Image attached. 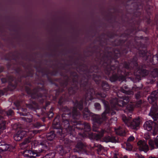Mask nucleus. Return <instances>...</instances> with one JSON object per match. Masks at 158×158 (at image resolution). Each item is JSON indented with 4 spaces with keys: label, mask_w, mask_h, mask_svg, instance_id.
Returning <instances> with one entry per match:
<instances>
[{
    "label": "nucleus",
    "mask_w": 158,
    "mask_h": 158,
    "mask_svg": "<svg viewBox=\"0 0 158 158\" xmlns=\"http://www.w3.org/2000/svg\"><path fill=\"white\" fill-rule=\"evenodd\" d=\"M112 53L108 52L104 54L100 53V57L99 58L101 60L100 64L102 62L104 67H105V71L106 73L109 75L111 71H114L116 69L117 66L115 65L110 66V65L107 64V62L109 63L110 61V59L112 58Z\"/></svg>",
    "instance_id": "obj_1"
},
{
    "label": "nucleus",
    "mask_w": 158,
    "mask_h": 158,
    "mask_svg": "<svg viewBox=\"0 0 158 158\" xmlns=\"http://www.w3.org/2000/svg\"><path fill=\"white\" fill-rule=\"evenodd\" d=\"M105 108L104 111L102 114L101 115L94 114L92 116L91 119L93 122L99 125L102 124L108 119L107 114H109L110 110V106L108 104V102L104 100H103Z\"/></svg>",
    "instance_id": "obj_2"
},
{
    "label": "nucleus",
    "mask_w": 158,
    "mask_h": 158,
    "mask_svg": "<svg viewBox=\"0 0 158 158\" xmlns=\"http://www.w3.org/2000/svg\"><path fill=\"white\" fill-rule=\"evenodd\" d=\"M53 127L54 130L51 131L46 134V137L47 140L49 141L53 140L56 137V135L60 137L63 138L64 135L63 133L62 130L60 127V124L58 123L56 124L54 122L53 123Z\"/></svg>",
    "instance_id": "obj_3"
},
{
    "label": "nucleus",
    "mask_w": 158,
    "mask_h": 158,
    "mask_svg": "<svg viewBox=\"0 0 158 158\" xmlns=\"http://www.w3.org/2000/svg\"><path fill=\"white\" fill-rule=\"evenodd\" d=\"M131 116V115L130 114L127 117L124 114H122V119L127 126L130 127L132 129L137 130L139 125L140 120L139 118L132 120Z\"/></svg>",
    "instance_id": "obj_4"
},
{
    "label": "nucleus",
    "mask_w": 158,
    "mask_h": 158,
    "mask_svg": "<svg viewBox=\"0 0 158 158\" xmlns=\"http://www.w3.org/2000/svg\"><path fill=\"white\" fill-rule=\"evenodd\" d=\"M148 100L152 105L149 115L152 117L154 121H156L158 118V106L156 102L157 99L150 95Z\"/></svg>",
    "instance_id": "obj_5"
},
{
    "label": "nucleus",
    "mask_w": 158,
    "mask_h": 158,
    "mask_svg": "<svg viewBox=\"0 0 158 158\" xmlns=\"http://www.w3.org/2000/svg\"><path fill=\"white\" fill-rule=\"evenodd\" d=\"M77 107L80 110L83 109V102L80 101L79 102L76 101L74 104V106L72 108V117L74 119H78L80 118L81 114L77 110Z\"/></svg>",
    "instance_id": "obj_6"
},
{
    "label": "nucleus",
    "mask_w": 158,
    "mask_h": 158,
    "mask_svg": "<svg viewBox=\"0 0 158 158\" xmlns=\"http://www.w3.org/2000/svg\"><path fill=\"white\" fill-rule=\"evenodd\" d=\"M29 93V92H28ZM43 93V91L41 89H35L32 91H29L31 94V96L33 99L36 98H42L41 99H39V101L41 103H43L44 102V100L45 99L46 96L45 95H43L42 94Z\"/></svg>",
    "instance_id": "obj_7"
},
{
    "label": "nucleus",
    "mask_w": 158,
    "mask_h": 158,
    "mask_svg": "<svg viewBox=\"0 0 158 158\" xmlns=\"http://www.w3.org/2000/svg\"><path fill=\"white\" fill-rule=\"evenodd\" d=\"M78 78V77L76 73H74L71 74L70 77L69 78H68L66 80L67 81H68L71 79H72L74 84L75 85L74 86H72L69 89V94H74L76 90L77 89L76 86L78 83L77 81Z\"/></svg>",
    "instance_id": "obj_8"
},
{
    "label": "nucleus",
    "mask_w": 158,
    "mask_h": 158,
    "mask_svg": "<svg viewBox=\"0 0 158 158\" xmlns=\"http://www.w3.org/2000/svg\"><path fill=\"white\" fill-rule=\"evenodd\" d=\"M77 122L75 121H72L69 123L68 119L63 120L62 126L65 130L67 132L71 134L73 130L72 125H75Z\"/></svg>",
    "instance_id": "obj_9"
},
{
    "label": "nucleus",
    "mask_w": 158,
    "mask_h": 158,
    "mask_svg": "<svg viewBox=\"0 0 158 158\" xmlns=\"http://www.w3.org/2000/svg\"><path fill=\"white\" fill-rule=\"evenodd\" d=\"M86 145L85 143H83L81 141H77L75 146V148L73 149L74 152L79 153H86L87 151L86 149Z\"/></svg>",
    "instance_id": "obj_10"
},
{
    "label": "nucleus",
    "mask_w": 158,
    "mask_h": 158,
    "mask_svg": "<svg viewBox=\"0 0 158 158\" xmlns=\"http://www.w3.org/2000/svg\"><path fill=\"white\" fill-rule=\"evenodd\" d=\"M139 56L142 57L146 56L147 60H149L151 62L154 63V60H158V58L156 56H152L147 55V52L145 50H140L139 52Z\"/></svg>",
    "instance_id": "obj_11"
},
{
    "label": "nucleus",
    "mask_w": 158,
    "mask_h": 158,
    "mask_svg": "<svg viewBox=\"0 0 158 158\" xmlns=\"http://www.w3.org/2000/svg\"><path fill=\"white\" fill-rule=\"evenodd\" d=\"M139 149L140 151H143L146 152L149 150V148L146 142L144 140H140L137 143Z\"/></svg>",
    "instance_id": "obj_12"
},
{
    "label": "nucleus",
    "mask_w": 158,
    "mask_h": 158,
    "mask_svg": "<svg viewBox=\"0 0 158 158\" xmlns=\"http://www.w3.org/2000/svg\"><path fill=\"white\" fill-rule=\"evenodd\" d=\"M26 135V131L23 130L18 131L17 133L14 136V138L16 141H19L22 139Z\"/></svg>",
    "instance_id": "obj_13"
},
{
    "label": "nucleus",
    "mask_w": 158,
    "mask_h": 158,
    "mask_svg": "<svg viewBox=\"0 0 158 158\" xmlns=\"http://www.w3.org/2000/svg\"><path fill=\"white\" fill-rule=\"evenodd\" d=\"M111 104H112V106L113 108H114V109H115L116 110H117L116 108V106H117L122 107L124 106H126L123 100H118L116 98L113 99L111 101Z\"/></svg>",
    "instance_id": "obj_14"
},
{
    "label": "nucleus",
    "mask_w": 158,
    "mask_h": 158,
    "mask_svg": "<svg viewBox=\"0 0 158 158\" xmlns=\"http://www.w3.org/2000/svg\"><path fill=\"white\" fill-rule=\"evenodd\" d=\"M148 74V72L143 68H141L138 69L136 72V75H137L136 78L138 81L141 80V77H144L147 75Z\"/></svg>",
    "instance_id": "obj_15"
},
{
    "label": "nucleus",
    "mask_w": 158,
    "mask_h": 158,
    "mask_svg": "<svg viewBox=\"0 0 158 158\" xmlns=\"http://www.w3.org/2000/svg\"><path fill=\"white\" fill-rule=\"evenodd\" d=\"M157 123L154 122L153 121L150 120L146 121L143 125V127L145 129L148 131L152 130L153 127H155L156 124Z\"/></svg>",
    "instance_id": "obj_16"
},
{
    "label": "nucleus",
    "mask_w": 158,
    "mask_h": 158,
    "mask_svg": "<svg viewBox=\"0 0 158 158\" xmlns=\"http://www.w3.org/2000/svg\"><path fill=\"white\" fill-rule=\"evenodd\" d=\"M137 58L136 57H134L131 60V62L128 64L126 63L125 64L124 67L127 69H129L130 67L132 68L133 66H136L138 65L137 61Z\"/></svg>",
    "instance_id": "obj_17"
},
{
    "label": "nucleus",
    "mask_w": 158,
    "mask_h": 158,
    "mask_svg": "<svg viewBox=\"0 0 158 158\" xmlns=\"http://www.w3.org/2000/svg\"><path fill=\"white\" fill-rule=\"evenodd\" d=\"M32 138V136H28L25 138L23 141L20 144L21 148L25 149L27 147L28 143L31 142Z\"/></svg>",
    "instance_id": "obj_18"
},
{
    "label": "nucleus",
    "mask_w": 158,
    "mask_h": 158,
    "mask_svg": "<svg viewBox=\"0 0 158 158\" xmlns=\"http://www.w3.org/2000/svg\"><path fill=\"white\" fill-rule=\"evenodd\" d=\"M94 94V91L92 88H89L86 92L85 95V99L87 101L91 100L93 95Z\"/></svg>",
    "instance_id": "obj_19"
},
{
    "label": "nucleus",
    "mask_w": 158,
    "mask_h": 158,
    "mask_svg": "<svg viewBox=\"0 0 158 158\" xmlns=\"http://www.w3.org/2000/svg\"><path fill=\"white\" fill-rule=\"evenodd\" d=\"M10 146L4 141L0 142V152H3L10 150Z\"/></svg>",
    "instance_id": "obj_20"
},
{
    "label": "nucleus",
    "mask_w": 158,
    "mask_h": 158,
    "mask_svg": "<svg viewBox=\"0 0 158 158\" xmlns=\"http://www.w3.org/2000/svg\"><path fill=\"white\" fill-rule=\"evenodd\" d=\"M103 140L106 143L111 142L112 143L118 142V140L114 136H106L103 138Z\"/></svg>",
    "instance_id": "obj_21"
},
{
    "label": "nucleus",
    "mask_w": 158,
    "mask_h": 158,
    "mask_svg": "<svg viewBox=\"0 0 158 158\" xmlns=\"http://www.w3.org/2000/svg\"><path fill=\"white\" fill-rule=\"evenodd\" d=\"M148 143L152 149L155 148V145L156 148H158V137L154 141L151 140H149Z\"/></svg>",
    "instance_id": "obj_22"
},
{
    "label": "nucleus",
    "mask_w": 158,
    "mask_h": 158,
    "mask_svg": "<svg viewBox=\"0 0 158 158\" xmlns=\"http://www.w3.org/2000/svg\"><path fill=\"white\" fill-rule=\"evenodd\" d=\"M89 78V76L86 74L84 75L82 78L80 82L79 83L81 87H83L84 86H86L87 82L88 81V79Z\"/></svg>",
    "instance_id": "obj_23"
},
{
    "label": "nucleus",
    "mask_w": 158,
    "mask_h": 158,
    "mask_svg": "<svg viewBox=\"0 0 158 158\" xmlns=\"http://www.w3.org/2000/svg\"><path fill=\"white\" fill-rule=\"evenodd\" d=\"M124 77L123 76H118L116 74H113L110 78L111 82H114L117 80L119 81L124 79Z\"/></svg>",
    "instance_id": "obj_24"
},
{
    "label": "nucleus",
    "mask_w": 158,
    "mask_h": 158,
    "mask_svg": "<svg viewBox=\"0 0 158 158\" xmlns=\"http://www.w3.org/2000/svg\"><path fill=\"white\" fill-rule=\"evenodd\" d=\"M104 132V130H101V131L97 134H92V136L96 140H98L103 136Z\"/></svg>",
    "instance_id": "obj_25"
},
{
    "label": "nucleus",
    "mask_w": 158,
    "mask_h": 158,
    "mask_svg": "<svg viewBox=\"0 0 158 158\" xmlns=\"http://www.w3.org/2000/svg\"><path fill=\"white\" fill-rule=\"evenodd\" d=\"M128 88L127 86H123V88L120 89V90L121 92L126 94L128 95H133L134 93L132 91L128 90H125L124 89H127Z\"/></svg>",
    "instance_id": "obj_26"
},
{
    "label": "nucleus",
    "mask_w": 158,
    "mask_h": 158,
    "mask_svg": "<svg viewBox=\"0 0 158 158\" xmlns=\"http://www.w3.org/2000/svg\"><path fill=\"white\" fill-rule=\"evenodd\" d=\"M56 150L61 155L63 156L66 152L64 147L62 145L57 146L56 148Z\"/></svg>",
    "instance_id": "obj_27"
},
{
    "label": "nucleus",
    "mask_w": 158,
    "mask_h": 158,
    "mask_svg": "<svg viewBox=\"0 0 158 158\" xmlns=\"http://www.w3.org/2000/svg\"><path fill=\"white\" fill-rule=\"evenodd\" d=\"M3 116L0 115V129L4 130L5 129L6 121L4 120Z\"/></svg>",
    "instance_id": "obj_28"
},
{
    "label": "nucleus",
    "mask_w": 158,
    "mask_h": 158,
    "mask_svg": "<svg viewBox=\"0 0 158 158\" xmlns=\"http://www.w3.org/2000/svg\"><path fill=\"white\" fill-rule=\"evenodd\" d=\"M133 110V106L132 104H129L127 105L126 109L125 110V112L131 113Z\"/></svg>",
    "instance_id": "obj_29"
},
{
    "label": "nucleus",
    "mask_w": 158,
    "mask_h": 158,
    "mask_svg": "<svg viewBox=\"0 0 158 158\" xmlns=\"http://www.w3.org/2000/svg\"><path fill=\"white\" fill-rule=\"evenodd\" d=\"M115 131L116 134L120 135L123 136L124 134V131L120 127L115 129Z\"/></svg>",
    "instance_id": "obj_30"
},
{
    "label": "nucleus",
    "mask_w": 158,
    "mask_h": 158,
    "mask_svg": "<svg viewBox=\"0 0 158 158\" xmlns=\"http://www.w3.org/2000/svg\"><path fill=\"white\" fill-rule=\"evenodd\" d=\"M73 143L72 141L68 138H66L64 140V143L66 146L70 147Z\"/></svg>",
    "instance_id": "obj_31"
},
{
    "label": "nucleus",
    "mask_w": 158,
    "mask_h": 158,
    "mask_svg": "<svg viewBox=\"0 0 158 158\" xmlns=\"http://www.w3.org/2000/svg\"><path fill=\"white\" fill-rule=\"evenodd\" d=\"M72 112L65 113V114H63L61 116L62 120L68 119L67 118H66L67 117V116H69V117H70L73 118L72 117Z\"/></svg>",
    "instance_id": "obj_32"
},
{
    "label": "nucleus",
    "mask_w": 158,
    "mask_h": 158,
    "mask_svg": "<svg viewBox=\"0 0 158 158\" xmlns=\"http://www.w3.org/2000/svg\"><path fill=\"white\" fill-rule=\"evenodd\" d=\"M143 88V85L141 84H139L137 85H135L132 88V90L133 91H139L141 89Z\"/></svg>",
    "instance_id": "obj_33"
},
{
    "label": "nucleus",
    "mask_w": 158,
    "mask_h": 158,
    "mask_svg": "<svg viewBox=\"0 0 158 158\" xmlns=\"http://www.w3.org/2000/svg\"><path fill=\"white\" fill-rule=\"evenodd\" d=\"M102 89L105 90H107L110 89L109 85L106 81L102 82Z\"/></svg>",
    "instance_id": "obj_34"
},
{
    "label": "nucleus",
    "mask_w": 158,
    "mask_h": 158,
    "mask_svg": "<svg viewBox=\"0 0 158 158\" xmlns=\"http://www.w3.org/2000/svg\"><path fill=\"white\" fill-rule=\"evenodd\" d=\"M32 151L30 150H27L23 152V154L25 157H31V153Z\"/></svg>",
    "instance_id": "obj_35"
},
{
    "label": "nucleus",
    "mask_w": 158,
    "mask_h": 158,
    "mask_svg": "<svg viewBox=\"0 0 158 158\" xmlns=\"http://www.w3.org/2000/svg\"><path fill=\"white\" fill-rule=\"evenodd\" d=\"M151 76L153 78H155L158 76V70L157 69H155L152 72Z\"/></svg>",
    "instance_id": "obj_36"
},
{
    "label": "nucleus",
    "mask_w": 158,
    "mask_h": 158,
    "mask_svg": "<svg viewBox=\"0 0 158 158\" xmlns=\"http://www.w3.org/2000/svg\"><path fill=\"white\" fill-rule=\"evenodd\" d=\"M84 127V129L86 131H89L91 130V127L89 124L86 122H85L83 123Z\"/></svg>",
    "instance_id": "obj_37"
},
{
    "label": "nucleus",
    "mask_w": 158,
    "mask_h": 158,
    "mask_svg": "<svg viewBox=\"0 0 158 158\" xmlns=\"http://www.w3.org/2000/svg\"><path fill=\"white\" fill-rule=\"evenodd\" d=\"M155 78H153L152 76H149L148 77L147 80V83L148 84H152L156 81Z\"/></svg>",
    "instance_id": "obj_38"
},
{
    "label": "nucleus",
    "mask_w": 158,
    "mask_h": 158,
    "mask_svg": "<svg viewBox=\"0 0 158 158\" xmlns=\"http://www.w3.org/2000/svg\"><path fill=\"white\" fill-rule=\"evenodd\" d=\"M20 111H19L18 113L20 114L21 115H23V116H26L27 115V114L25 113H23L22 112H27V110L26 108H20L19 109Z\"/></svg>",
    "instance_id": "obj_39"
},
{
    "label": "nucleus",
    "mask_w": 158,
    "mask_h": 158,
    "mask_svg": "<svg viewBox=\"0 0 158 158\" xmlns=\"http://www.w3.org/2000/svg\"><path fill=\"white\" fill-rule=\"evenodd\" d=\"M135 98L136 99H140L142 96V94L139 91H135Z\"/></svg>",
    "instance_id": "obj_40"
},
{
    "label": "nucleus",
    "mask_w": 158,
    "mask_h": 158,
    "mask_svg": "<svg viewBox=\"0 0 158 158\" xmlns=\"http://www.w3.org/2000/svg\"><path fill=\"white\" fill-rule=\"evenodd\" d=\"M157 134H158V123H157L156 124L155 127L153 128L152 132V134L154 135H156Z\"/></svg>",
    "instance_id": "obj_41"
},
{
    "label": "nucleus",
    "mask_w": 158,
    "mask_h": 158,
    "mask_svg": "<svg viewBox=\"0 0 158 158\" xmlns=\"http://www.w3.org/2000/svg\"><path fill=\"white\" fill-rule=\"evenodd\" d=\"M158 89L156 90L152 91L151 94V95L153 97H154L156 99H158Z\"/></svg>",
    "instance_id": "obj_42"
},
{
    "label": "nucleus",
    "mask_w": 158,
    "mask_h": 158,
    "mask_svg": "<svg viewBox=\"0 0 158 158\" xmlns=\"http://www.w3.org/2000/svg\"><path fill=\"white\" fill-rule=\"evenodd\" d=\"M40 155L39 154L35 153V152L32 151L31 153V157L30 158H37L40 157Z\"/></svg>",
    "instance_id": "obj_43"
},
{
    "label": "nucleus",
    "mask_w": 158,
    "mask_h": 158,
    "mask_svg": "<svg viewBox=\"0 0 158 158\" xmlns=\"http://www.w3.org/2000/svg\"><path fill=\"white\" fill-rule=\"evenodd\" d=\"M123 101L126 105L130 101L129 97L128 96H125L123 97Z\"/></svg>",
    "instance_id": "obj_44"
},
{
    "label": "nucleus",
    "mask_w": 158,
    "mask_h": 158,
    "mask_svg": "<svg viewBox=\"0 0 158 158\" xmlns=\"http://www.w3.org/2000/svg\"><path fill=\"white\" fill-rule=\"evenodd\" d=\"M46 156L48 158H55V152L49 153L47 154Z\"/></svg>",
    "instance_id": "obj_45"
},
{
    "label": "nucleus",
    "mask_w": 158,
    "mask_h": 158,
    "mask_svg": "<svg viewBox=\"0 0 158 158\" xmlns=\"http://www.w3.org/2000/svg\"><path fill=\"white\" fill-rule=\"evenodd\" d=\"M83 116L85 119H89V117L90 115V112H83Z\"/></svg>",
    "instance_id": "obj_46"
},
{
    "label": "nucleus",
    "mask_w": 158,
    "mask_h": 158,
    "mask_svg": "<svg viewBox=\"0 0 158 158\" xmlns=\"http://www.w3.org/2000/svg\"><path fill=\"white\" fill-rule=\"evenodd\" d=\"M126 149L127 150L130 151L132 150V146L130 143L127 142L126 143Z\"/></svg>",
    "instance_id": "obj_47"
},
{
    "label": "nucleus",
    "mask_w": 158,
    "mask_h": 158,
    "mask_svg": "<svg viewBox=\"0 0 158 158\" xmlns=\"http://www.w3.org/2000/svg\"><path fill=\"white\" fill-rule=\"evenodd\" d=\"M14 112L13 111L10 109L5 112V114H6L7 116H11L13 114Z\"/></svg>",
    "instance_id": "obj_48"
},
{
    "label": "nucleus",
    "mask_w": 158,
    "mask_h": 158,
    "mask_svg": "<svg viewBox=\"0 0 158 158\" xmlns=\"http://www.w3.org/2000/svg\"><path fill=\"white\" fill-rule=\"evenodd\" d=\"M34 127H35L39 128L42 126V125L40 122H37L34 123L33 124Z\"/></svg>",
    "instance_id": "obj_49"
},
{
    "label": "nucleus",
    "mask_w": 158,
    "mask_h": 158,
    "mask_svg": "<svg viewBox=\"0 0 158 158\" xmlns=\"http://www.w3.org/2000/svg\"><path fill=\"white\" fill-rule=\"evenodd\" d=\"M20 127V125L17 123L14 124L12 126V128L14 130H17Z\"/></svg>",
    "instance_id": "obj_50"
},
{
    "label": "nucleus",
    "mask_w": 158,
    "mask_h": 158,
    "mask_svg": "<svg viewBox=\"0 0 158 158\" xmlns=\"http://www.w3.org/2000/svg\"><path fill=\"white\" fill-rule=\"evenodd\" d=\"M14 104L17 107V109L19 110L20 109V106L21 105V103L19 101H17L15 102Z\"/></svg>",
    "instance_id": "obj_51"
},
{
    "label": "nucleus",
    "mask_w": 158,
    "mask_h": 158,
    "mask_svg": "<svg viewBox=\"0 0 158 158\" xmlns=\"http://www.w3.org/2000/svg\"><path fill=\"white\" fill-rule=\"evenodd\" d=\"M27 106L30 109L35 110V107L32 105L31 104H26Z\"/></svg>",
    "instance_id": "obj_52"
},
{
    "label": "nucleus",
    "mask_w": 158,
    "mask_h": 158,
    "mask_svg": "<svg viewBox=\"0 0 158 158\" xmlns=\"http://www.w3.org/2000/svg\"><path fill=\"white\" fill-rule=\"evenodd\" d=\"M94 106L95 108L98 110H99L101 109V107L99 103H96L94 104Z\"/></svg>",
    "instance_id": "obj_53"
},
{
    "label": "nucleus",
    "mask_w": 158,
    "mask_h": 158,
    "mask_svg": "<svg viewBox=\"0 0 158 158\" xmlns=\"http://www.w3.org/2000/svg\"><path fill=\"white\" fill-rule=\"evenodd\" d=\"M22 118L24 120L26 121V122H28V123H31L32 121V118Z\"/></svg>",
    "instance_id": "obj_54"
},
{
    "label": "nucleus",
    "mask_w": 158,
    "mask_h": 158,
    "mask_svg": "<svg viewBox=\"0 0 158 158\" xmlns=\"http://www.w3.org/2000/svg\"><path fill=\"white\" fill-rule=\"evenodd\" d=\"M96 95H99L103 98H104L106 96V95L105 94L102 93H96Z\"/></svg>",
    "instance_id": "obj_55"
},
{
    "label": "nucleus",
    "mask_w": 158,
    "mask_h": 158,
    "mask_svg": "<svg viewBox=\"0 0 158 158\" xmlns=\"http://www.w3.org/2000/svg\"><path fill=\"white\" fill-rule=\"evenodd\" d=\"M111 107H112V109H111L110 107V112L111 111V115H114L116 114V112L114 111L113 110H116L115 109H114V108H113L112 106V104L111 105Z\"/></svg>",
    "instance_id": "obj_56"
},
{
    "label": "nucleus",
    "mask_w": 158,
    "mask_h": 158,
    "mask_svg": "<svg viewBox=\"0 0 158 158\" xmlns=\"http://www.w3.org/2000/svg\"><path fill=\"white\" fill-rule=\"evenodd\" d=\"M63 111L65 112L66 113L71 112L69 111V110L68 109L67 107H64L62 109Z\"/></svg>",
    "instance_id": "obj_57"
},
{
    "label": "nucleus",
    "mask_w": 158,
    "mask_h": 158,
    "mask_svg": "<svg viewBox=\"0 0 158 158\" xmlns=\"http://www.w3.org/2000/svg\"><path fill=\"white\" fill-rule=\"evenodd\" d=\"M47 141L46 140L43 141L41 142L39 144L40 145L44 146H47Z\"/></svg>",
    "instance_id": "obj_58"
},
{
    "label": "nucleus",
    "mask_w": 158,
    "mask_h": 158,
    "mask_svg": "<svg viewBox=\"0 0 158 158\" xmlns=\"http://www.w3.org/2000/svg\"><path fill=\"white\" fill-rule=\"evenodd\" d=\"M142 103V101L140 100L137 102L136 103V106L137 107H139Z\"/></svg>",
    "instance_id": "obj_59"
},
{
    "label": "nucleus",
    "mask_w": 158,
    "mask_h": 158,
    "mask_svg": "<svg viewBox=\"0 0 158 158\" xmlns=\"http://www.w3.org/2000/svg\"><path fill=\"white\" fill-rule=\"evenodd\" d=\"M53 112H50L49 113H47V115H48V118H52L53 115Z\"/></svg>",
    "instance_id": "obj_60"
},
{
    "label": "nucleus",
    "mask_w": 158,
    "mask_h": 158,
    "mask_svg": "<svg viewBox=\"0 0 158 158\" xmlns=\"http://www.w3.org/2000/svg\"><path fill=\"white\" fill-rule=\"evenodd\" d=\"M134 139V137L133 136H131L128 139L127 141L129 142L131 141H133Z\"/></svg>",
    "instance_id": "obj_61"
},
{
    "label": "nucleus",
    "mask_w": 158,
    "mask_h": 158,
    "mask_svg": "<svg viewBox=\"0 0 158 158\" xmlns=\"http://www.w3.org/2000/svg\"><path fill=\"white\" fill-rule=\"evenodd\" d=\"M31 104L35 107V108L38 107V104L35 102L32 101Z\"/></svg>",
    "instance_id": "obj_62"
},
{
    "label": "nucleus",
    "mask_w": 158,
    "mask_h": 158,
    "mask_svg": "<svg viewBox=\"0 0 158 158\" xmlns=\"http://www.w3.org/2000/svg\"><path fill=\"white\" fill-rule=\"evenodd\" d=\"M63 102V98L62 97H61L60 98L58 102V103L59 104L61 105L62 104Z\"/></svg>",
    "instance_id": "obj_63"
},
{
    "label": "nucleus",
    "mask_w": 158,
    "mask_h": 158,
    "mask_svg": "<svg viewBox=\"0 0 158 158\" xmlns=\"http://www.w3.org/2000/svg\"><path fill=\"white\" fill-rule=\"evenodd\" d=\"M98 151H100L102 150L103 147L101 144H99L98 145Z\"/></svg>",
    "instance_id": "obj_64"
}]
</instances>
